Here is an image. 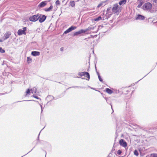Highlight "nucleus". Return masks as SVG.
<instances>
[{"instance_id": "nucleus-8", "label": "nucleus", "mask_w": 157, "mask_h": 157, "mask_svg": "<svg viewBox=\"0 0 157 157\" xmlns=\"http://www.w3.org/2000/svg\"><path fill=\"white\" fill-rule=\"evenodd\" d=\"M38 18L39 21L40 23H42L44 21L46 18V16L45 15H42L41 14H40L38 15Z\"/></svg>"}, {"instance_id": "nucleus-34", "label": "nucleus", "mask_w": 157, "mask_h": 157, "mask_svg": "<svg viewBox=\"0 0 157 157\" xmlns=\"http://www.w3.org/2000/svg\"><path fill=\"white\" fill-rule=\"evenodd\" d=\"M103 2H101L97 6L98 8H99L101 6H102L103 5Z\"/></svg>"}, {"instance_id": "nucleus-55", "label": "nucleus", "mask_w": 157, "mask_h": 157, "mask_svg": "<svg viewBox=\"0 0 157 157\" xmlns=\"http://www.w3.org/2000/svg\"><path fill=\"white\" fill-rule=\"evenodd\" d=\"M145 76H144V77H143V78H144Z\"/></svg>"}, {"instance_id": "nucleus-9", "label": "nucleus", "mask_w": 157, "mask_h": 157, "mask_svg": "<svg viewBox=\"0 0 157 157\" xmlns=\"http://www.w3.org/2000/svg\"><path fill=\"white\" fill-rule=\"evenodd\" d=\"M119 143L120 145L123 147H125L127 146V143L123 139H121L120 140Z\"/></svg>"}, {"instance_id": "nucleus-27", "label": "nucleus", "mask_w": 157, "mask_h": 157, "mask_svg": "<svg viewBox=\"0 0 157 157\" xmlns=\"http://www.w3.org/2000/svg\"><path fill=\"white\" fill-rule=\"evenodd\" d=\"M27 61L28 62H31L32 61V59L29 57H28L27 58Z\"/></svg>"}, {"instance_id": "nucleus-43", "label": "nucleus", "mask_w": 157, "mask_h": 157, "mask_svg": "<svg viewBox=\"0 0 157 157\" xmlns=\"http://www.w3.org/2000/svg\"><path fill=\"white\" fill-rule=\"evenodd\" d=\"M35 101L34 100H24V101ZM19 101H18V102H19ZM20 102H21V101H20Z\"/></svg>"}, {"instance_id": "nucleus-7", "label": "nucleus", "mask_w": 157, "mask_h": 157, "mask_svg": "<svg viewBox=\"0 0 157 157\" xmlns=\"http://www.w3.org/2000/svg\"><path fill=\"white\" fill-rule=\"evenodd\" d=\"M76 28V26L72 25L64 32L63 35L68 33L72 31L75 29Z\"/></svg>"}, {"instance_id": "nucleus-29", "label": "nucleus", "mask_w": 157, "mask_h": 157, "mask_svg": "<svg viewBox=\"0 0 157 157\" xmlns=\"http://www.w3.org/2000/svg\"><path fill=\"white\" fill-rule=\"evenodd\" d=\"M122 153V151L121 150H118L117 151V154L119 155H121V154Z\"/></svg>"}, {"instance_id": "nucleus-40", "label": "nucleus", "mask_w": 157, "mask_h": 157, "mask_svg": "<svg viewBox=\"0 0 157 157\" xmlns=\"http://www.w3.org/2000/svg\"><path fill=\"white\" fill-rule=\"evenodd\" d=\"M117 130H116V138L118 136V134L117 133Z\"/></svg>"}, {"instance_id": "nucleus-36", "label": "nucleus", "mask_w": 157, "mask_h": 157, "mask_svg": "<svg viewBox=\"0 0 157 157\" xmlns=\"http://www.w3.org/2000/svg\"><path fill=\"white\" fill-rule=\"evenodd\" d=\"M39 105H40V106L41 107V113H42V111H43V107H42V105L40 104H39Z\"/></svg>"}, {"instance_id": "nucleus-37", "label": "nucleus", "mask_w": 157, "mask_h": 157, "mask_svg": "<svg viewBox=\"0 0 157 157\" xmlns=\"http://www.w3.org/2000/svg\"><path fill=\"white\" fill-rule=\"evenodd\" d=\"M40 132L39 133V134L38 135V136L37 137V140H39V136H40Z\"/></svg>"}, {"instance_id": "nucleus-11", "label": "nucleus", "mask_w": 157, "mask_h": 157, "mask_svg": "<svg viewBox=\"0 0 157 157\" xmlns=\"http://www.w3.org/2000/svg\"><path fill=\"white\" fill-rule=\"evenodd\" d=\"M47 4V1H43L40 2L38 5L39 8H42L44 7Z\"/></svg>"}, {"instance_id": "nucleus-31", "label": "nucleus", "mask_w": 157, "mask_h": 157, "mask_svg": "<svg viewBox=\"0 0 157 157\" xmlns=\"http://www.w3.org/2000/svg\"><path fill=\"white\" fill-rule=\"evenodd\" d=\"M32 96L34 98L37 99H40V98L38 97V96H36V95H35L33 94Z\"/></svg>"}, {"instance_id": "nucleus-32", "label": "nucleus", "mask_w": 157, "mask_h": 157, "mask_svg": "<svg viewBox=\"0 0 157 157\" xmlns=\"http://www.w3.org/2000/svg\"><path fill=\"white\" fill-rule=\"evenodd\" d=\"M99 76H98V79H99V80L101 82H102L103 81V79H102V78H101V76L100 75H99Z\"/></svg>"}, {"instance_id": "nucleus-15", "label": "nucleus", "mask_w": 157, "mask_h": 157, "mask_svg": "<svg viewBox=\"0 0 157 157\" xmlns=\"http://www.w3.org/2000/svg\"><path fill=\"white\" fill-rule=\"evenodd\" d=\"M105 91L108 93L111 94L113 93V91L111 90L108 88H107L105 89Z\"/></svg>"}, {"instance_id": "nucleus-56", "label": "nucleus", "mask_w": 157, "mask_h": 157, "mask_svg": "<svg viewBox=\"0 0 157 157\" xmlns=\"http://www.w3.org/2000/svg\"><path fill=\"white\" fill-rule=\"evenodd\" d=\"M145 76H144V77H143V78H144Z\"/></svg>"}, {"instance_id": "nucleus-61", "label": "nucleus", "mask_w": 157, "mask_h": 157, "mask_svg": "<svg viewBox=\"0 0 157 157\" xmlns=\"http://www.w3.org/2000/svg\"><path fill=\"white\" fill-rule=\"evenodd\" d=\"M156 23H157V21L156 22Z\"/></svg>"}, {"instance_id": "nucleus-21", "label": "nucleus", "mask_w": 157, "mask_h": 157, "mask_svg": "<svg viewBox=\"0 0 157 157\" xmlns=\"http://www.w3.org/2000/svg\"><path fill=\"white\" fill-rule=\"evenodd\" d=\"M134 154L135 155H136L137 156H138L139 155V153H138V151L136 150H135L134 151Z\"/></svg>"}, {"instance_id": "nucleus-28", "label": "nucleus", "mask_w": 157, "mask_h": 157, "mask_svg": "<svg viewBox=\"0 0 157 157\" xmlns=\"http://www.w3.org/2000/svg\"><path fill=\"white\" fill-rule=\"evenodd\" d=\"M93 28L92 27H89L88 28L85 29V30H87V32L89 30H91V29H93Z\"/></svg>"}, {"instance_id": "nucleus-57", "label": "nucleus", "mask_w": 157, "mask_h": 157, "mask_svg": "<svg viewBox=\"0 0 157 157\" xmlns=\"http://www.w3.org/2000/svg\"><path fill=\"white\" fill-rule=\"evenodd\" d=\"M88 39L87 38H86V39H85V40H86V39Z\"/></svg>"}, {"instance_id": "nucleus-51", "label": "nucleus", "mask_w": 157, "mask_h": 157, "mask_svg": "<svg viewBox=\"0 0 157 157\" xmlns=\"http://www.w3.org/2000/svg\"><path fill=\"white\" fill-rule=\"evenodd\" d=\"M141 128V129H142L144 130V129L143 128H142V127H141V128Z\"/></svg>"}, {"instance_id": "nucleus-50", "label": "nucleus", "mask_w": 157, "mask_h": 157, "mask_svg": "<svg viewBox=\"0 0 157 157\" xmlns=\"http://www.w3.org/2000/svg\"><path fill=\"white\" fill-rule=\"evenodd\" d=\"M81 78L82 79H85V78Z\"/></svg>"}, {"instance_id": "nucleus-18", "label": "nucleus", "mask_w": 157, "mask_h": 157, "mask_svg": "<svg viewBox=\"0 0 157 157\" xmlns=\"http://www.w3.org/2000/svg\"><path fill=\"white\" fill-rule=\"evenodd\" d=\"M102 19V17L101 16H98V17H96L94 19L95 21H98Z\"/></svg>"}, {"instance_id": "nucleus-26", "label": "nucleus", "mask_w": 157, "mask_h": 157, "mask_svg": "<svg viewBox=\"0 0 157 157\" xmlns=\"http://www.w3.org/2000/svg\"><path fill=\"white\" fill-rule=\"evenodd\" d=\"M30 91L31 90L29 89H27L26 92V95L29 94L30 93Z\"/></svg>"}, {"instance_id": "nucleus-47", "label": "nucleus", "mask_w": 157, "mask_h": 157, "mask_svg": "<svg viewBox=\"0 0 157 157\" xmlns=\"http://www.w3.org/2000/svg\"><path fill=\"white\" fill-rule=\"evenodd\" d=\"M95 70H96V71H97V67H96V65H95Z\"/></svg>"}, {"instance_id": "nucleus-25", "label": "nucleus", "mask_w": 157, "mask_h": 157, "mask_svg": "<svg viewBox=\"0 0 157 157\" xmlns=\"http://www.w3.org/2000/svg\"><path fill=\"white\" fill-rule=\"evenodd\" d=\"M49 97L51 98V100H52L55 99V98L53 96H52L51 95H49V96H48L47 97V98L48 99Z\"/></svg>"}, {"instance_id": "nucleus-46", "label": "nucleus", "mask_w": 157, "mask_h": 157, "mask_svg": "<svg viewBox=\"0 0 157 157\" xmlns=\"http://www.w3.org/2000/svg\"><path fill=\"white\" fill-rule=\"evenodd\" d=\"M153 0V2H155V3H156L157 2V0Z\"/></svg>"}, {"instance_id": "nucleus-6", "label": "nucleus", "mask_w": 157, "mask_h": 157, "mask_svg": "<svg viewBox=\"0 0 157 157\" xmlns=\"http://www.w3.org/2000/svg\"><path fill=\"white\" fill-rule=\"evenodd\" d=\"M22 29H19L18 30L17 32V34L18 35L21 36L22 34H26L25 31L26 30L27 28L26 27H24Z\"/></svg>"}, {"instance_id": "nucleus-53", "label": "nucleus", "mask_w": 157, "mask_h": 157, "mask_svg": "<svg viewBox=\"0 0 157 157\" xmlns=\"http://www.w3.org/2000/svg\"><path fill=\"white\" fill-rule=\"evenodd\" d=\"M145 76H144V77H143V78H144Z\"/></svg>"}, {"instance_id": "nucleus-16", "label": "nucleus", "mask_w": 157, "mask_h": 157, "mask_svg": "<svg viewBox=\"0 0 157 157\" xmlns=\"http://www.w3.org/2000/svg\"><path fill=\"white\" fill-rule=\"evenodd\" d=\"M127 0H121L119 2L120 5H121L125 4Z\"/></svg>"}, {"instance_id": "nucleus-59", "label": "nucleus", "mask_w": 157, "mask_h": 157, "mask_svg": "<svg viewBox=\"0 0 157 157\" xmlns=\"http://www.w3.org/2000/svg\"><path fill=\"white\" fill-rule=\"evenodd\" d=\"M42 129H41V131H40V132H41V131H42Z\"/></svg>"}, {"instance_id": "nucleus-20", "label": "nucleus", "mask_w": 157, "mask_h": 157, "mask_svg": "<svg viewBox=\"0 0 157 157\" xmlns=\"http://www.w3.org/2000/svg\"><path fill=\"white\" fill-rule=\"evenodd\" d=\"M70 5L72 7L75 6V2L74 1H72L70 2Z\"/></svg>"}, {"instance_id": "nucleus-22", "label": "nucleus", "mask_w": 157, "mask_h": 157, "mask_svg": "<svg viewBox=\"0 0 157 157\" xmlns=\"http://www.w3.org/2000/svg\"><path fill=\"white\" fill-rule=\"evenodd\" d=\"M151 157H157V154L152 153L151 154Z\"/></svg>"}, {"instance_id": "nucleus-3", "label": "nucleus", "mask_w": 157, "mask_h": 157, "mask_svg": "<svg viewBox=\"0 0 157 157\" xmlns=\"http://www.w3.org/2000/svg\"><path fill=\"white\" fill-rule=\"evenodd\" d=\"M78 75L80 77H82L84 75H86V77L88 78L87 80L89 81L90 79V75L89 73L87 72H78Z\"/></svg>"}, {"instance_id": "nucleus-24", "label": "nucleus", "mask_w": 157, "mask_h": 157, "mask_svg": "<svg viewBox=\"0 0 157 157\" xmlns=\"http://www.w3.org/2000/svg\"><path fill=\"white\" fill-rule=\"evenodd\" d=\"M33 90L34 91V93L36 94L37 91L36 88V87H33Z\"/></svg>"}, {"instance_id": "nucleus-30", "label": "nucleus", "mask_w": 157, "mask_h": 157, "mask_svg": "<svg viewBox=\"0 0 157 157\" xmlns=\"http://www.w3.org/2000/svg\"><path fill=\"white\" fill-rule=\"evenodd\" d=\"M56 5H60V2L59 0H57L56 2Z\"/></svg>"}, {"instance_id": "nucleus-44", "label": "nucleus", "mask_w": 157, "mask_h": 157, "mask_svg": "<svg viewBox=\"0 0 157 157\" xmlns=\"http://www.w3.org/2000/svg\"><path fill=\"white\" fill-rule=\"evenodd\" d=\"M96 72H97V75H98V76H99V75H100L99 73L97 71Z\"/></svg>"}, {"instance_id": "nucleus-45", "label": "nucleus", "mask_w": 157, "mask_h": 157, "mask_svg": "<svg viewBox=\"0 0 157 157\" xmlns=\"http://www.w3.org/2000/svg\"><path fill=\"white\" fill-rule=\"evenodd\" d=\"M6 93H0V95H4Z\"/></svg>"}, {"instance_id": "nucleus-1", "label": "nucleus", "mask_w": 157, "mask_h": 157, "mask_svg": "<svg viewBox=\"0 0 157 157\" xmlns=\"http://www.w3.org/2000/svg\"><path fill=\"white\" fill-rule=\"evenodd\" d=\"M152 5L149 2L144 3L143 6V9L145 10L150 11L152 9Z\"/></svg>"}, {"instance_id": "nucleus-58", "label": "nucleus", "mask_w": 157, "mask_h": 157, "mask_svg": "<svg viewBox=\"0 0 157 157\" xmlns=\"http://www.w3.org/2000/svg\"><path fill=\"white\" fill-rule=\"evenodd\" d=\"M127 92H128V90H127Z\"/></svg>"}, {"instance_id": "nucleus-4", "label": "nucleus", "mask_w": 157, "mask_h": 157, "mask_svg": "<svg viewBox=\"0 0 157 157\" xmlns=\"http://www.w3.org/2000/svg\"><path fill=\"white\" fill-rule=\"evenodd\" d=\"M112 12L114 13H117L120 11L119 6L117 4H114L112 9Z\"/></svg>"}, {"instance_id": "nucleus-23", "label": "nucleus", "mask_w": 157, "mask_h": 157, "mask_svg": "<svg viewBox=\"0 0 157 157\" xmlns=\"http://www.w3.org/2000/svg\"><path fill=\"white\" fill-rule=\"evenodd\" d=\"M5 52V51L2 49V47H0V52L1 53H4Z\"/></svg>"}, {"instance_id": "nucleus-19", "label": "nucleus", "mask_w": 157, "mask_h": 157, "mask_svg": "<svg viewBox=\"0 0 157 157\" xmlns=\"http://www.w3.org/2000/svg\"><path fill=\"white\" fill-rule=\"evenodd\" d=\"M81 88V89H85V87H84V86H72V87H69V88Z\"/></svg>"}, {"instance_id": "nucleus-42", "label": "nucleus", "mask_w": 157, "mask_h": 157, "mask_svg": "<svg viewBox=\"0 0 157 157\" xmlns=\"http://www.w3.org/2000/svg\"><path fill=\"white\" fill-rule=\"evenodd\" d=\"M63 47H61L60 48V51H63Z\"/></svg>"}, {"instance_id": "nucleus-52", "label": "nucleus", "mask_w": 157, "mask_h": 157, "mask_svg": "<svg viewBox=\"0 0 157 157\" xmlns=\"http://www.w3.org/2000/svg\"><path fill=\"white\" fill-rule=\"evenodd\" d=\"M142 79H142H141L140 80H139L137 82H139V81H140V80H141V79Z\"/></svg>"}, {"instance_id": "nucleus-49", "label": "nucleus", "mask_w": 157, "mask_h": 157, "mask_svg": "<svg viewBox=\"0 0 157 157\" xmlns=\"http://www.w3.org/2000/svg\"><path fill=\"white\" fill-rule=\"evenodd\" d=\"M141 5H141H139L138 6V7H139V6H140Z\"/></svg>"}, {"instance_id": "nucleus-33", "label": "nucleus", "mask_w": 157, "mask_h": 157, "mask_svg": "<svg viewBox=\"0 0 157 157\" xmlns=\"http://www.w3.org/2000/svg\"><path fill=\"white\" fill-rule=\"evenodd\" d=\"M111 9V7H109L106 10V11L107 12H110V10Z\"/></svg>"}, {"instance_id": "nucleus-60", "label": "nucleus", "mask_w": 157, "mask_h": 157, "mask_svg": "<svg viewBox=\"0 0 157 157\" xmlns=\"http://www.w3.org/2000/svg\"><path fill=\"white\" fill-rule=\"evenodd\" d=\"M42 129H41V131H40V132H41V131H42Z\"/></svg>"}, {"instance_id": "nucleus-5", "label": "nucleus", "mask_w": 157, "mask_h": 157, "mask_svg": "<svg viewBox=\"0 0 157 157\" xmlns=\"http://www.w3.org/2000/svg\"><path fill=\"white\" fill-rule=\"evenodd\" d=\"M39 17H38V14H35L32 16H30L29 17V20L30 21L33 22H35L38 20Z\"/></svg>"}, {"instance_id": "nucleus-10", "label": "nucleus", "mask_w": 157, "mask_h": 157, "mask_svg": "<svg viewBox=\"0 0 157 157\" xmlns=\"http://www.w3.org/2000/svg\"><path fill=\"white\" fill-rule=\"evenodd\" d=\"M145 18V17L144 16L139 14L137 15L135 19L136 20H144Z\"/></svg>"}, {"instance_id": "nucleus-38", "label": "nucleus", "mask_w": 157, "mask_h": 157, "mask_svg": "<svg viewBox=\"0 0 157 157\" xmlns=\"http://www.w3.org/2000/svg\"><path fill=\"white\" fill-rule=\"evenodd\" d=\"M2 38L4 40L7 39V38H6V37L4 35V36Z\"/></svg>"}, {"instance_id": "nucleus-35", "label": "nucleus", "mask_w": 157, "mask_h": 157, "mask_svg": "<svg viewBox=\"0 0 157 157\" xmlns=\"http://www.w3.org/2000/svg\"><path fill=\"white\" fill-rule=\"evenodd\" d=\"M36 31L38 32H39L40 31V28H38L36 29Z\"/></svg>"}, {"instance_id": "nucleus-2", "label": "nucleus", "mask_w": 157, "mask_h": 157, "mask_svg": "<svg viewBox=\"0 0 157 157\" xmlns=\"http://www.w3.org/2000/svg\"><path fill=\"white\" fill-rule=\"evenodd\" d=\"M87 30L81 29L79 31L75 32L73 35V36H75L80 35L82 33H85L87 32Z\"/></svg>"}, {"instance_id": "nucleus-14", "label": "nucleus", "mask_w": 157, "mask_h": 157, "mask_svg": "<svg viewBox=\"0 0 157 157\" xmlns=\"http://www.w3.org/2000/svg\"><path fill=\"white\" fill-rule=\"evenodd\" d=\"M53 8V6L51 5V6L48 8H45L44 10L46 12H48L50 11Z\"/></svg>"}, {"instance_id": "nucleus-39", "label": "nucleus", "mask_w": 157, "mask_h": 157, "mask_svg": "<svg viewBox=\"0 0 157 157\" xmlns=\"http://www.w3.org/2000/svg\"><path fill=\"white\" fill-rule=\"evenodd\" d=\"M4 41V40L2 38V39H1L0 40V42H3Z\"/></svg>"}, {"instance_id": "nucleus-17", "label": "nucleus", "mask_w": 157, "mask_h": 157, "mask_svg": "<svg viewBox=\"0 0 157 157\" xmlns=\"http://www.w3.org/2000/svg\"><path fill=\"white\" fill-rule=\"evenodd\" d=\"M6 38L8 39L9 38L11 35L10 33L9 32H7L4 35Z\"/></svg>"}, {"instance_id": "nucleus-13", "label": "nucleus", "mask_w": 157, "mask_h": 157, "mask_svg": "<svg viewBox=\"0 0 157 157\" xmlns=\"http://www.w3.org/2000/svg\"><path fill=\"white\" fill-rule=\"evenodd\" d=\"M104 98L106 100V101L107 102V103L108 104H110L111 105V108L113 110V108H112V105L111 104V102L110 100V99L109 98H107L106 97H105Z\"/></svg>"}, {"instance_id": "nucleus-54", "label": "nucleus", "mask_w": 157, "mask_h": 157, "mask_svg": "<svg viewBox=\"0 0 157 157\" xmlns=\"http://www.w3.org/2000/svg\"><path fill=\"white\" fill-rule=\"evenodd\" d=\"M145 76H144V77H143V78H144Z\"/></svg>"}, {"instance_id": "nucleus-41", "label": "nucleus", "mask_w": 157, "mask_h": 157, "mask_svg": "<svg viewBox=\"0 0 157 157\" xmlns=\"http://www.w3.org/2000/svg\"><path fill=\"white\" fill-rule=\"evenodd\" d=\"M30 90H31L30 92H31L32 93H34V91L33 90V88H32L31 89H30Z\"/></svg>"}, {"instance_id": "nucleus-48", "label": "nucleus", "mask_w": 157, "mask_h": 157, "mask_svg": "<svg viewBox=\"0 0 157 157\" xmlns=\"http://www.w3.org/2000/svg\"><path fill=\"white\" fill-rule=\"evenodd\" d=\"M91 89H92L94 90V88H91Z\"/></svg>"}, {"instance_id": "nucleus-12", "label": "nucleus", "mask_w": 157, "mask_h": 157, "mask_svg": "<svg viewBox=\"0 0 157 157\" xmlns=\"http://www.w3.org/2000/svg\"><path fill=\"white\" fill-rule=\"evenodd\" d=\"M31 54L33 56H36L40 55V52L38 51H33L32 52Z\"/></svg>"}]
</instances>
